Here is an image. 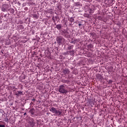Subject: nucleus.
I'll return each instance as SVG.
<instances>
[{
	"label": "nucleus",
	"instance_id": "nucleus-1",
	"mask_svg": "<svg viewBox=\"0 0 127 127\" xmlns=\"http://www.w3.org/2000/svg\"><path fill=\"white\" fill-rule=\"evenodd\" d=\"M59 92L61 93V94L66 95V93L68 92V90H67L66 87H65L64 85H62L59 86Z\"/></svg>",
	"mask_w": 127,
	"mask_h": 127
},
{
	"label": "nucleus",
	"instance_id": "nucleus-2",
	"mask_svg": "<svg viewBox=\"0 0 127 127\" xmlns=\"http://www.w3.org/2000/svg\"><path fill=\"white\" fill-rule=\"evenodd\" d=\"M50 111V112H52L53 114H55L56 116H61L62 114V112H61V111L60 110H57V109L54 107H52Z\"/></svg>",
	"mask_w": 127,
	"mask_h": 127
},
{
	"label": "nucleus",
	"instance_id": "nucleus-3",
	"mask_svg": "<svg viewBox=\"0 0 127 127\" xmlns=\"http://www.w3.org/2000/svg\"><path fill=\"white\" fill-rule=\"evenodd\" d=\"M56 40L57 43L59 44H63L65 43V39H64V38L61 36L57 37Z\"/></svg>",
	"mask_w": 127,
	"mask_h": 127
},
{
	"label": "nucleus",
	"instance_id": "nucleus-4",
	"mask_svg": "<svg viewBox=\"0 0 127 127\" xmlns=\"http://www.w3.org/2000/svg\"><path fill=\"white\" fill-rule=\"evenodd\" d=\"M29 124L31 127H33L34 126H35V124H36V123L33 119L30 118L29 119Z\"/></svg>",
	"mask_w": 127,
	"mask_h": 127
},
{
	"label": "nucleus",
	"instance_id": "nucleus-5",
	"mask_svg": "<svg viewBox=\"0 0 127 127\" xmlns=\"http://www.w3.org/2000/svg\"><path fill=\"white\" fill-rule=\"evenodd\" d=\"M15 96H18V97H19V96H21L22 95V91H15L14 93Z\"/></svg>",
	"mask_w": 127,
	"mask_h": 127
},
{
	"label": "nucleus",
	"instance_id": "nucleus-6",
	"mask_svg": "<svg viewBox=\"0 0 127 127\" xmlns=\"http://www.w3.org/2000/svg\"><path fill=\"white\" fill-rule=\"evenodd\" d=\"M63 73L64 75H69L70 74V70L68 69H64Z\"/></svg>",
	"mask_w": 127,
	"mask_h": 127
},
{
	"label": "nucleus",
	"instance_id": "nucleus-7",
	"mask_svg": "<svg viewBox=\"0 0 127 127\" xmlns=\"http://www.w3.org/2000/svg\"><path fill=\"white\" fill-rule=\"evenodd\" d=\"M2 11H5L6 10V4H3L2 6Z\"/></svg>",
	"mask_w": 127,
	"mask_h": 127
},
{
	"label": "nucleus",
	"instance_id": "nucleus-8",
	"mask_svg": "<svg viewBox=\"0 0 127 127\" xmlns=\"http://www.w3.org/2000/svg\"><path fill=\"white\" fill-rule=\"evenodd\" d=\"M56 28L58 29V30H60L61 29V27H62V26H61V24H59L56 25Z\"/></svg>",
	"mask_w": 127,
	"mask_h": 127
},
{
	"label": "nucleus",
	"instance_id": "nucleus-9",
	"mask_svg": "<svg viewBox=\"0 0 127 127\" xmlns=\"http://www.w3.org/2000/svg\"><path fill=\"white\" fill-rule=\"evenodd\" d=\"M70 82V81L69 80H63L62 82L64 83V84H66Z\"/></svg>",
	"mask_w": 127,
	"mask_h": 127
},
{
	"label": "nucleus",
	"instance_id": "nucleus-10",
	"mask_svg": "<svg viewBox=\"0 0 127 127\" xmlns=\"http://www.w3.org/2000/svg\"><path fill=\"white\" fill-rule=\"evenodd\" d=\"M68 20L71 23L74 22V18L70 17L69 19H68Z\"/></svg>",
	"mask_w": 127,
	"mask_h": 127
},
{
	"label": "nucleus",
	"instance_id": "nucleus-11",
	"mask_svg": "<svg viewBox=\"0 0 127 127\" xmlns=\"http://www.w3.org/2000/svg\"><path fill=\"white\" fill-rule=\"evenodd\" d=\"M97 78L99 79V80H102V79H103V77H102V75L101 74H98L97 75Z\"/></svg>",
	"mask_w": 127,
	"mask_h": 127
},
{
	"label": "nucleus",
	"instance_id": "nucleus-12",
	"mask_svg": "<svg viewBox=\"0 0 127 127\" xmlns=\"http://www.w3.org/2000/svg\"><path fill=\"white\" fill-rule=\"evenodd\" d=\"M88 11L89 13H93L94 12V10L92 9H89Z\"/></svg>",
	"mask_w": 127,
	"mask_h": 127
},
{
	"label": "nucleus",
	"instance_id": "nucleus-13",
	"mask_svg": "<svg viewBox=\"0 0 127 127\" xmlns=\"http://www.w3.org/2000/svg\"><path fill=\"white\" fill-rule=\"evenodd\" d=\"M30 113L31 115H34V109H32L30 111Z\"/></svg>",
	"mask_w": 127,
	"mask_h": 127
},
{
	"label": "nucleus",
	"instance_id": "nucleus-14",
	"mask_svg": "<svg viewBox=\"0 0 127 127\" xmlns=\"http://www.w3.org/2000/svg\"><path fill=\"white\" fill-rule=\"evenodd\" d=\"M67 49L68 50H70V49H73V46H70L68 47Z\"/></svg>",
	"mask_w": 127,
	"mask_h": 127
},
{
	"label": "nucleus",
	"instance_id": "nucleus-15",
	"mask_svg": "<svg viewBox=\"0 0 127 127\" xmlns=\"http://www.w3.org/2000/svg\"><path fill=\"white\" fill-rule=\"evenodd\" d=\"M113 83V80H109L108 81V84H112Z\"/></svg>",
	"mask_w": 127,
	"mask_h": 127
},
{
	"label": "nucleus",
	"instance_id": "nucleus-16",
	"mask_svg": "<svg viewBox=\"0 0 127 127\" xmlns=\"http://www.w3.org/2000/svg\"><path fill=\"white\" fill-rule=\"evenodd\" d=\"M0 127H5L4 125H0Z\"/></svg>",
	"mask_w": 127,
	"mask_h": 127
},
{
	"label": "nucleus",
	"instance_id": "nucleus-17",
	"mask_svg": "<svg viewBox=\"0 0 127 127\" xmlns=\"http://www.w3.org/2000/svg\"><path fill=\"white\" fill-rule=\"evenodd\" d=\"M64 33V34H68V32H67V31H65Z\"/></svg>",
	"mask_w": 127,
	"mask_h": 127
},
{
	"label": "nucleus",
	"instance_id": "nucleus-18",
	"mask_svg": "<svg viewBox=\"0 0 127 127\" xmlns=\"http://www.w3.org/2000/svg\"><path fill=\"white\" fill-rule=\"evenodd\" d=\"M34 17H36V18H37V15H36V14L34 15Z\"/></svg>",
	"mask_w": 127,
	"mask_h": 127
},
{
	"label": "nucleus",
	"instance_id": "nucleus-19",
	"mask_svg": "<svg viewBox=\"0 0 127 127\" xmlns=\"http://www.w3.org/2000/svg\"><path fill=\"white\" fill-rule=\"evenodd\" d=\"M78 25H79V26H81V25H82V24L79 23V24H78Z\"/></svg>",
	"mask_w": 127,
	"mask_h": 127
},
{
	"label": "nucleus",
	"instance_id": "nucleus-20",
	"mask_svg": "<svg viewBox=\"0 0 127 127\" xmlns=\"http://www.w3.org/2000/svg\"><path fill=\"white\" fill-rule=\"evenodd\" d=\"M24 116H26V113H25L24 114Z\"/></svg>",
	"mask_w": 127,
	"mask_h": 127
},
{
	"label": "nucleus",
	"instance_id": "nucleus-21",
	"mask_svg": "<svg viewBox=\"0 0 127 127\" xmlns=\"http://www.w3.org/2000/svg\"><path fill=\"white\" fill-rule=\"evenodd\" d=\"M12 12H14V9H12Z\"/></svg>",
	"mask_w": 127,
	"mask_h": 127
},
{
	"label": "nucleus",
	"instance_id": "nucleus-22",
	"mask_svg": "<svg viewBox=\"0 0 127 127\" xmlns=\"http://www.w3.org/2000/svg\"><path fill=\"white\" fill-rule=\"evenodd\" d=\"M32 101H35V99H32Z\"/></svg>",
	"mask_w": 127,
	"mask_h": 127
},
{
	"label": "nucleus",
	"instance_id": "nucleus-23",
	"mask_svg": "<svg viewBox=\"0 0 127 127\" xmlns=\"http://www.w3.org/2000/svg\"><path fill=\"white\" fill-rule=\"evenodd\" d=\"M69 52H71L70 51H69Z\"/></svg>",
	"mask_w": 127,
	"mask_h": 127
}]
</instances>
